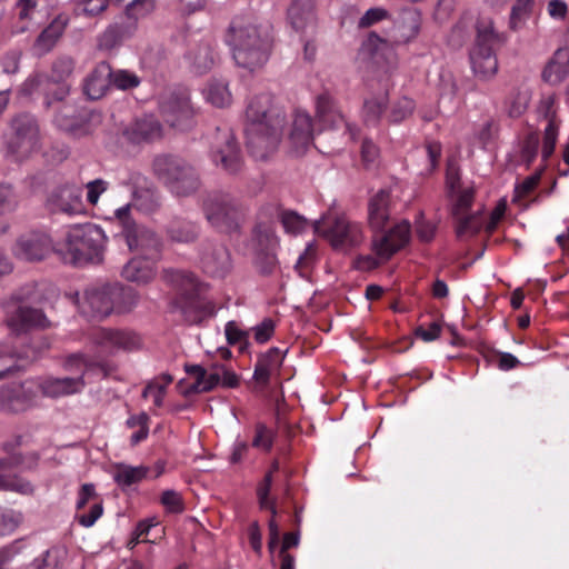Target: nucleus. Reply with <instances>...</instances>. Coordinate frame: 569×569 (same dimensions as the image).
I'll list each match as a JSON object with an SVG mask.
<instances>
[{"label":"nucleus","mask_w":569,"mask_h":569,"mask_svg":"<svg viewBox=\"0 0 569 569\" xmlns=\"http://www.w3.org/2000/svg\"><path fill=\"white\" fill-rule=\"evenodd\" d=\"M227 42L237 66L253 71L268 61L271 26L251 14L237 16L229 26Z\"/></svg>","instance_id":"nucleus-1"},{"label":"nucleus","mask_w":569,"mask_h":569,"mask_svg":"<svg viewBox=\"0 0 569 569\" xmlns=\"http://www.w3.org/2000/svg\"><path fill=\"white\" fill-rule=\"evenodd\" d=\"M44 293L36 283H27L11 297L7 310V326L16 335L27 333L33 329H47L50 321L42 305Z\"/></svg>","instance_id":"nucleus-2"},{"label":"nucleus","mask_w":569,"mask_h":569,"mask_svg":"<svg viewBox=\"0 0 569 569\" xmlns=\"http://www.w3.org/2000/svg\"><path fill=\"white\" fill-rule=\"evenodd\" d=\"M3 150L8 159L23 162L40 151L42 138L37 118L20 112L10 118L8 131L2 134Z\"/></svg>","instance_id":"nucleus-3"},{"label":"nucleus","mask_w":569,"mask_h":569,"mask_svg":"<svg viewBox=\"0 0 569 569\" xmlns=\"http://www.w3.org/2000/svg\"><path fill=\"white\" fill-rule=\"evenodd\" d=\"M64 369L71 372H79L78 377L63 378H37L40 395L50 398H59L81 392L84 387V375L97 373L102 378L108 376L107 365L89 359L82 353L69 356L64 361Z\"/></svg>","instance_id":"nucleus-4"},{"label":"nucleus","mask_w":569,"mask_h":569,"mask_svg":"<svg viewBox=\"0 0 569 569\" xmlns=\"http://www.w3.org/2000/svg\"><path fill=\"white\" fill-rule=\"evenodd\" d=\"M152 169L157 178L177 197H189L201 186L196 169L179 157L158 156L153 160Z\"/></svg>","instance_id":"nucleus-5"},{"label":"nucleus","mask_w":569,"mask_h":569,"mask_svg":"<svg viewBox=\"0 0 569 569\" xmlns=\"http://www.w3.org/2000/svg\"><path fill=\"white\" fill-rule=\"evenodd\" d=\"M162 279L177 290L178 298L174 306L180 309L184 319L191 323L200 321L204 303L200 298L202 286L196 276L186 270L170 268L163 270Z\"/></svg>","instance_id":"nucleus-6"},{"label":"nucleus","mask_w":569,"mask_h":569,"mask_svg":"<svg viewBox=\"0 0 569 569\" xmlns=\"http://www.w3.org/2000/svg\"><path fill=\"white\" fill-rule=\"evenodd\" d=\"M103 247L104 233L100 227L96 224L77 226L67 234L63 259L72 264L99 261Z\"/></svg>","instance_id":"nucleus-7"},{"label":"nucleus","mask_w":569,"mask_h":569,"mask_svg":"<svg viewBox=\"0 0 569 569\" xmlns=\"http://www.w3.org/2000/svg\"><path fill=\"white\" fill-rule=\"evenodd\" d=\"M315 229L335 250L341 252H349L359 247L366 238L361 223L343 214L335 218L323 217L315 222Z\"/></svg>","instance_id":"nucleus-8"},{"label":"nucleus","mask_w":569,"mask_h":569,"mask_svg":"<svg viewBox=\"0 0 569 569\" xmlns=\"http://www.w3.org/2000/svg\"><path fill=\"white\" fill-rule=\"evenodd\" d=\"M203 212L208 222L222 232H233L239 229L242 210L237 201L228 193L214 192L203 200Z\"/></svg>","instance_id":"nucleus-9"},{"label":"nucleus","mask_w":569,"mask_h":569,"mask_svg":"<svg viewBox=\"0 0 569 569\" xmlns=\"http://www.w3.org/2000/svg\"><path fill=\"white\" fill-rule=\"evenodd\" d=\"M282 128L280 120L274 124H248L246 133L250 154L257 160L268 159L278 149Z\"/></svg>","instance_id":"nucleus-10"},{"label":"nucleus","mask_w":569,"mask_h":569,"mask_svg":"<svg viewBox=\"0 0 569 569\" xmlns=\"http://www.w3.org/2000/svg\"><path fill=\"white\" fill-rule=\"evenodd\" d=\"M410 239V224L403 220L395 224L379 239L372 240V251L377 257L367 256L363 261L367 268H376L382 261L388 260L393 253L403 248Z\"/></svg>","instance_id":"nucleus-11"},{"label":"nucleus","mask_w":569,"mask_h":569,"mask_svg":"<svg viewBox=\"0 0 569 569\" xmlns=\"http://www.w3.org/2000/svg\"><path fill=\"white\" fill-rule=\"evenodd\" d=\"M40 395L38 379L31 378L17 386L0 387V410L9 413L31 408Z\"/></svg>","instance_id":"nucleus-12"},{"label":"nucleus","mask_w":569,"mask_h":569,"mask_svg":"<svg viewBox=\"0 0 569 569\" xmlns=\"http://www.w3.org/2000/svg\"><path fill=\"white\" fill-rule=\"evenodd\" d=\"M113 284L91 287L78 298L80 311L90 318L102 319L114 311Z\"/></svg>","instance_id":"nucleus-13"},{"label":"nucleus","mask_w":569,"mask_h":569,"mask_svg":"<svg viewBox=\"0 0 569 569\" xmlns=\"http://www.w3.org/2000/svg\"><path fill=\"white\" fill-rule=\"evenodd\" d=\"M316 118L319 122L320 130L343 129V132L349 133L351 139H353L356 136L352 127L337 106L336 100L328 92L320 93L316 98Z\"/></svg>","instance_id":"nucleus-14"},{"label":"nucleus","mask_w":569,"mask_h":569,"mask_svg":"<svg viewBox=\"0 0 569 569\" xmlns=\"http://www.w3.org/2000/svg\"><path fill=\"white\" fill-rule=\"evenodd\" d=\"M163 121L171 128L187 130L193 123V109L186 93L170 94L161 103Z\"/></svg>","instance_id":"nucleus-15"},{"label":"nucleus","mask_w":569,"mask_h":569,"mask_svg":"<svg viewBox=\"0 0 569 569\" xmlns=\"http://www.w3.org/2000/svg\"><path fill=\"white\" fill-rule=\"evenodd\" d=\"M315 133L311 116L307 111L297 110L288 136L291 152L296 156L305 154L312 146Z\"/></svg>","instance_id":"nucleus-16"},{"label":"nucleus","mask_w":569,"mask_h":569,"mask_svg":"<svg viewBox=\"0 0 569 569\" xmlns=\"http://www.w3.org/2000/svg\"><path fill=\"white\" fill-rule=\"evenodd\" d=\"M246 117L248 124H274L278 120L284 124V112L273 103V98L269 93L251 98L246 109Z\"/></svg>","instance_id":"nucleus-17"},{"label":"nucleus","mask_w":569,"mask_h":569,"mask_svg":"<svg viewBox=\"0 0 569 569\" xmlns=\"http://www.w3.org/2000/svg\"><path fill=\"white\" fill-rule=\"evenodd\" d=\"M212 160L228 174H237L243 167L240 148L230 132H224L221 141L212 150Z\"/></svg>","instance_id":"nucleus-18"},{"label":"nucleus","mask_w":569,"mask_h":569,"mask_svg":"<svg viewBox=\"0 0 569 569\" xmlns=\"http://www.w3.org/2000/svg\"><path fill=\"white\" fill-rule=\"evenodd\" d=\"M128 248L138 253V257L159 258L162 243L160 238L143 227L128 229L123 236Z\"/></svg>","instance_id":"nucleus-19"},{"label":"nucleus","mask_w":569,"mask_h":569,"mask_svg":"<svg viewBox=\"0 0 569 569\" xmlns=\"http://www.w3.org/2000/svg\"><path fill=\"white\" fill-rule=\"evenodd\" d=\"M48 203L52 211L69 216L82 214L86 207L82 200V189L77 186H63L54 190Z\"/></svg>","instance_id":"nucleus-20"},{"label":"nucleus","mask_w":569,"mask_h":569,"mask_svg":"<svg viewBox=\"0 0 569 569\" xmlns=\"http://www.w3.org/2000/svg\"><path fill=\"white\" fill-rule=\"evenodd\" d=\"M52 251V242L49 236L33 232L18 239L13 252L17 258L26 261H39Z\"/></svg>","instance_id":"nucleus-21"},{"label":"nucleus","mask_w":569,"mask_h":569,"mask_svg":"<svg viewBox=\"0 0 569 569\" xmlns=\"http://www.w3.org/2000/svg\"><path fill=\"white\" fill-rule=\"evenodd\" d=\"M422 27V12L415 7L403 8L395 22L393 41L407 44L419 36Z\"/></svg>","instance_id":"nucleus-22"},{"label":"nucleus","mask_w":569,"mask_h":569,"mask_svg":"<svg viewBox=\"0 0 569 569\" xmlns=\"http://www.w3.org/2000/svg\"><path fill=\"white\" fill-rule=\"evenodd\" d=\"M287 18L296 32L315 33L318 27L315 0H292L287 10Z\"/></svg>","instance_id":"nucleus-23"},{"label":"nucleus","mask_w":569,"mask_h":569,"mask_svg":"<svg viewBox=\"0 0 569 569\" xmlns=\"http://www.w3.org/2000/svg\"><path fill=\"white\" fill-rule=\"evenodd\" d=\"M93 339L98 346L110 353L119 350L130 351L140 346L138 336L122 330L100 328L94 332Z\"/></svg>","instance_id":"nucleus-24"},{"label":"nucleus","mask_w":569,"mask_h":569,"mask_svg":"<svg viewBox=\"0 0 569 569\" xmlns=\"http://www.w3.org/2000/svg\"><path fill=\"white\" fill-rule=\"evenodd\" d=\"M159 258L134 257L121 270V276L129 282L146 286L157 277V260Z\"/></svg>","instance_id":"nucleus-25"},{"label":"nucleus","mask_w":569,"mask_h":569,"mask_svg":"<svg viewBox=\"0 0 569 569\" xmlns=\"http://www.w3.org/2000/svg\"><path fill=\"white\" fill-rule=\"evenodd\" d=\"M203 270L213 277H223L231 268L230 254L222 244L207 243L201 253Z\"/></svg>","instance_id":"nucleus-26"},{"label":"nucleus","mask_w":569,"mask_h":569,"mask_svg":"<svg viewBox=\"0 0 569 569\" xmlns=\"http://www.w3.org/2000/svg\"><path fill=\"white\" fill-rule=\"evenodd\" d=\"M56 126L73 136L80 137L89 132L86 114L76 104L66 102L56 112Z\"/></svg>","instance_id":"nucleus-27"},{"label":"nucleus","mask_w":569,"mask_h":569,"mask_svg":"<svg viewBox=\"0 0 569 569\" xmlns=\"http://www.w3.org/2000/svg\"><path fill=\"white\" fill-rule=\"evenodd\" d=\"M507 42L505 32H500L491 17L482 16L476 23L475 48L497 51Z\"/></svg>","instance_id":"nucleus-28"},{"label":"nucleus","mask_w":569,"mask_h":569,"mask_svg":"<svg viewBox=\"0 0 569 569\" xmlns=\"http://www.w3.org/2000/svg\"><path fill=\"white\" fill-rule=\"evenodd\" d=\"M507 42L505 32H500L491 17L482 16L476 23L475 48L497 51Z\"/></svg>","instance_id":"nucleus-29"},{"label":"nucleus","mask_w":569,"mask_h":569,"mask_svg":"<svg viewBox=\"0 0 569 569\" xmlns=\"http://www.w3.org/2000/svg\"><path fill=\"white\" fill-rule=\"evenodd\" d=\"M391 199L386 190H379L368 202V224L372 231H380L391 220Z\"/></svg>","instance_id":"nucleus-30"},{"label":"nucleus","mask_w":569,"mask_h":569,"mask_svg":"<svg viewBox=\"0 0 569 569\" xmlns=\"http://www.w3.org/2000/svg\"><path fill=\"white\" fill-rule=\"evenodd\" d=\"M123 136L131 143L150 142L161 138L162 127L154 117L147 116L127 127Z\"/></svg>","instance_id":"nucleus-31"},{"label":"nucleus","mask_w":569,"mask_h":569,"mask_svg":"<svg viewBox=\"0 0 569 569\" xmlns=\"http://www.w3.org/2000/svg\"><path fill=\"white\" fill-rule=\"evenodd\" d=\"M132 23L126 21L121 16L98 37V48L100 50H112L119 47L126 39L134 33Z\"/></svg>","instance_id":"nucleus-32"},{"label":"nucleus","mask_w":569,"mask_h":569,"mask_svg":"<svg viewBox=\"0 0 569 569\" xmlns=\"http://www.w3.org/2000/svg\"><path fill=\"white\" fill-rule=\"evenodd\" d=\"M470 62L475 76L481 80H489L498 72L497 51L472 47Z\"/></svg>","instance_id":"nucleus-33"},{"label":"nucleus","mask_w":569,"mask_h":569,"mask_svg":"<svg viewBox=\"0 0 569 569\" xmlns=\"http://www.w3.org/2000/svg\"><path fill=\"white\" fill-rule=\"evenodd\" d=\"M111 76L112 70L109 63H99L86 80V94L93 100L101 98L111 84Z\"/></svg>","instance_id":"nucleus-34"},{"label":"nucleus","mask_w":569,"mask_h":569,"mask_svg":"<svg viewBox=\"0 0 569 569\" xmlns=\"http://www.w3.org/2000/svg\"><path fill=\"white\" fill-rule=\"evenodd\" d=\"M217 53L209 42H203L190 49L187 53L189 66L196 74L210 71L217 61Z\"/></svg>","instance_id":"nucleus-35"},{"label":"nucleus","mask_w":569,"mask_h":569,"mask_svg":"<svg viewBox=\"0 0 569 569\" xmlns=\"http://www.w3.org/2000/svg\"><path fill=\"white\" fill-rule=\"evenodd\" d=\"M569 74V49L560 48L542 71V79L550 84L561 83Z\"/></svg>","instance_id":"nucleus-36"},{"label":"nucleus","mask_w":569,"mask_h":569,"mask_svg":"<svg viewBox=\"0 0 569 569\" xmlns=\"http://www.w3.org/2000/svg\"><path fill=\"white\" fill-rule=\"evenodd\" d=\"M283 355L278 348H270L262 353L256 363L253 378L260 383H268L271 375L277 372L281 367Z\"/></svg>","instance_id":"nucleus-37"},{"label":"nucleus","mask_w":569,"mask_h":569,"mask_svg":"<svg viewBox=\"0 0 569 569\" xmlns=\"http://www.w3.org/2000/svg\"><path fill=\"white\" fill-rule=\"evenodd\" d=\"M186 372L194 379L189 387L190 392H208L218 386V375L213 373L212 365L209 368L199 365L186 366Z\"/></svg>","instance_id":"nucleus-38"},{"label":"nucleus","mask_w":569,"mask_h":569,"mask_svg":"<svg viewBox=\"0 0 569 569\" xmlns=\"http://www.w3.org/2000/svg\"><path fill=\"white\" fill-rule=\"evenodd\" d=\"M198 226L186 219L174 218L167 226V236L173 242L190 243L198 238Z\"/></svg>","instance_id":"nucleus-39"},{"label":"nucleus","mask_w":569,"mask_h":569,"mask_svg":"<svg viewBox=\"0 0 569 569\" xmlns=\"http://www.w3.org/2000/svg\"><path fill=\"white\" fill-rule=\"evenodd\" d=\"M545 103L547 106L545 116L548 119V124L543 132L542 157L543 159H548L555 151L559 134V120L556 117V112L551 110L553 100L548 98Z\"/></svg>","instance_id":"nucleus-40"},{"label":"nucleus","mask_w":569,"mask_h":569,"mask_svg":"<svg viewBox=\"0 0 569 569\" xmlns=\"http://www.w3.org/2000/svg\"><path fill=\"white\" fill-rule=\"evenodd\" d=\"M150 469L144 466L132 467L126 463H118L114 467L113 480L120 487H130L146 479Z\"/></svg>","instance_id":"nucleus-41"},{"label":"nucleus","mask_w":569,"mask_h":569,"mask_svg":"<svg viewBox=\"0 0 569 569\" xmlns=\"http://www.w3.org/2000/svg\"><path fill=\"white\" fill-rule=\"evenodd\" d=\"M63 33V26L59 22L50 23L37 37L33 43V51L37 56H43L50 52Z\"/></svg>","instance_id":"nucleus-42"},{"label":"nucleus","mask_w":569,"mask_h":569,"mask_svg":"<svg viewBox=\"0 0 569 569\" xmlns=\"http://www.w3.org/2000/svg\"><path fill=\"white\" fill-rule=\"evenodd\" d=\"M154 8V0H132L127 4L126 10L121 17L129 23H132V27L137 29L138 21L150 14Z\"/></svg>","instance_id":"nucleus-43"},{"label":"nucleus","mask_w":569,"mask_h":569,"mask_svg":"<svg viewBox=\"0 0 569 569\" xmlns=\"http://www.w3.org/2000/svg\"><path fill=\"white\" fill-rule=\"evenodd\" d=\"M114 311L122 313L130 311L139 301V293L132 288H126L121 284H113Z\"/></svg>","instance_id":"nucleus-44"},{"label":"nucleus","mask_w":569,"mask_h":569,"mask_svg":"<svg viewBox=\"0 0 569 569\" xmlns=\"http://www.w3.org/2000/svg\"><path fill=\"white\" fill-rule=\"evenodd\" d=\"M206 98L211 104L218 108L228 107L232 101L228 83L222 80H212L208 84Z\"/></svg>","instance_id":"nucleus-45"},{"label":"nucleus","mask_w":569,"mask_h":569,"mask_svg":"<svg viewBox=\"0 0 569 569\" xmlns=\"http://www.w3.org/2000/svg\"><path fill=\"white\" fill-rule=\"evenodd\" d=\"M536 0H516L509 17V28L518 31L523 28L529 19Z\"/></svg>","instance_id":"nucleus-46"},{"label":"nucleus","mask_w":569,"mask_h":569,"mask_svg":"<svg viewBox=\"0 0 569 569\" xmlns=\"http://www.w3.org/2000/svg\"><path fill=\"white\" fill-rule=\"evenodd\" d=\"M160 194L156 189L143 188L134 192L133 206L146 213H152L160 207Z\"/></svg>","instance_id":"nucleus-47"},{"label":"nucleus","mask_w":569,"mask_h":569,"mask_svg":"<svg viewBox=\"0 0 569 569\" xmlns=\"http://www.w3.org/2000/svg\"><path fill=\"white\" fill-rule=\"evenodd\" d=\"M64 550L53 547L36 558L30 569H60L64 557Z\"/></svg>","instance_id":"nucleus-48"},{"label":"nucleus","mask_w":569,"mask_h":569,"mask_svg":"<svg viewBox=\"0 0 569 569\" xmlns=\"http://www.w3.org/2000/svg\"><path fill=\"white\" fill-rule=\"evenodd\" d=\"M37 1L36 0H18L16 3V11L21 22L17 33H23L30 28V22L34 19L37 13Z\"/></svg>","instance_id":"nucleus-49"},{"label":"nucleus","mask_w":569,"mask_h":569,"mask_svg":"<svg viewBox=\"0 0 569 569\" xmlns=\"http://www.w3.org/2000/svg\"><path fill=\"white\" fill-rule=\"evenodd\" d=\"M388 103L386 94L375 97L365 101L363 117L367 123H377L385 112Z\"/></svg>","instance_id":"nucleus-50"},{"label":"nucleus","mask_w":569,"mask_h":569,"mask_svg":"<svg viewBox=\"0 0 569 569\" xmlns=\"http://www.w3.org/2000/svg\"><path fill=\"white\" fill-rule=\"evenodd\" d=\"M276 432L263 422H257L254 426V436L252 447L262 451H270L273 445Z\"/></svg>","instance_id":"nucleus-51"},{"label":"nucleus","mask_w":569,"mask_h":569,"mask_svg":"<svg viewBox=\"0 0 569 569\" xmlns=\"http://www.w3.org/2000/svg\"><path fill=\"white\" fill-rule=\"evenodd\" d=\"M0 490L16 491L22 495H31L33 492V486L11 473H0Z\"/></svg>","instance_id":"nucleus-52"},{"label":"nucleus","mask_w":569,"mask_h":569,"mask_svg":"<svg viewBox=\"0 0 569 569\" xmlns=\"http://www.w3.org/2000/svg\"><path fill=\"white\" fill-rule=\"evenodd\" d=\"M22 521V512L13 509L0 510V537L14 532Z\"/></svg>","instance_id":"nucleus-53"},{"label":"nucleus","mask_w":569,"mask_h":569,"mask_svg":"<svg viewBox=\"0 0 569 569\" xmlns=\"http://www.w3.org/2000/svg\"><path fill=\"white\" fill-rule=\"evenodd\" d=\"M452 196H456V200L452 207V216L453 217H460L465 213H468L475 197V189L473 187H466L462 188Z\"/></svg>","instance_id":"nucleus-54"},{"label":"nucleus","mask_w":569,"mask_h":569,"mask_svg":"<svg viewBox=\"0 0 569 569\" xmlns=\"http://www.w3.org/2000/svg\"><path fill=\"white\" fill-rule=\"evenodd\" d=\"M455 218L457 220L456 234L458 238H462L468 234H475L481 227L478 213H465L463 216Z\"/></svg>","instance_id":"nucleus-55"},{"label":"nucleus","mask_w":569,"mask_h":569,"mask_svg":"<svg viewBox=\"0 0 569 569\" xmlns=\"http://www.w3.org/2000/svg\"><path fill=\"white\" fill-rule=\"evenodd\" d=\"M73 64V60L69 57L58 58L52 64L50 81L52 83L67 82L72 74Z\"/></svg>","instance_id":"nucleus-56"},{"label":"nucleus","mask_w":569,"mask_h":569,"mask_svg":"<svg viewBox=\"0 0 569 569\" xmlns=\"http://www.w3.org/2000/svg\"><path fill=\"white\" fill-rule=\"evenodd\" d=\"M224 333L229 345H239L241 351L248 347L249 331L239 328L236 321H229L226 323Z\"/></svg>","instance_id":"nucleus-57"},{"label":"nucleus","mask_w":569,"mask_h":569,"mask_svg":"<svg viewBox=\"0 0 569 569\" xmlns=\"http://www.w3.org/2000/svg\"><path fill=\"white\" fill-rule=\"evenodd\" d=\"M415 101L408 97L397 100L390 111V121L397 123L410 117L415 110Z\"/></svg>","instance_id":"nucleus-58"},{"label":"nucleus","mask_w":569,"mask_h":569,"mask_svg":"<svg viewBox=\"0 0 569 569\" xmlns=\"http://www.w3.org/2000/svg\"><path fill=\"white\" fill-rule=\"evenodd\" d=\"M281 223L289 233H300L307 227V220L293 211H286L281 214Z\"/></svg>","instance_id":"nucleus-59"},{"label":"nucleus","mask_w":569,"mask_h":569,"mask_svg":"<svg viewBox=\"0 0 569 569\" xmlns=\"http://www.w3.org/2000/svg\"><path fill=\"white\" fill-rule=\"evenodd\" d=\"M161 503L171 513H181L184 510L183 499L176 490H164L161 495Z\"/></svg>","instance_id":"nucleus-60"},{"label":"nucleus","mask_w":569,"mask_h":569,"mask_svg":"<svg viewBox=\"0 0 569 569\" xmlns=\"http://www.w3.org/2000/svg\"><path fill=\"white\" fill-rule=\"evenodd\" d=\"M140 83L139 78L129 71L119 70L113 72L111 76V84L117 87L118 89L126 90L130 88H134Z\"/></svg>","instance_id":"nucleus-61"},{"label":"nucleus","mask_w":569,"mask_h":569,"mask_svg":"<svg viewBox=\"0 0 569 569\" xmlns=\"http://www.w3.org/2000/svg\"><path fill=\"white\" fill-rule=\"evenodd\" d=\"M539 147V137L536 133H531L526 137L522 142L520 157L521 160L529 166L537 156Z\"/></svg>","instance_id":"nucleus-62"},{"label":"nucleus","mask_w":569,"mask_h":569,"mask_svg":"<svg viewBox=\"0 0 569 569\" xmlns=\"http://www.w3.org/2000/svg\"><path fill=\"white\" fill-rule=\"evenodd\" d=\"M316 260V247L312 243H308L303 252L300 253L295 268L301 277H306L307 271L313 264Z\"/></svg>","instance_id":"nucleus-63"},{"label":"nucleus","mask_w":569,"mask_h":569,"mask_svg":"<svg viewBox=\"0 0 569 569\" xmlns=\"http://www.w3.org/2000/svg\"><path fill=\"white\" fill-rule=\"evenodd\" d=\"M300 41L302 43L303 59L307 62H313L318 52L317 31L315 33H301Z\"/></svg>","instance_id":"nucleus-64"}]
</instances>
